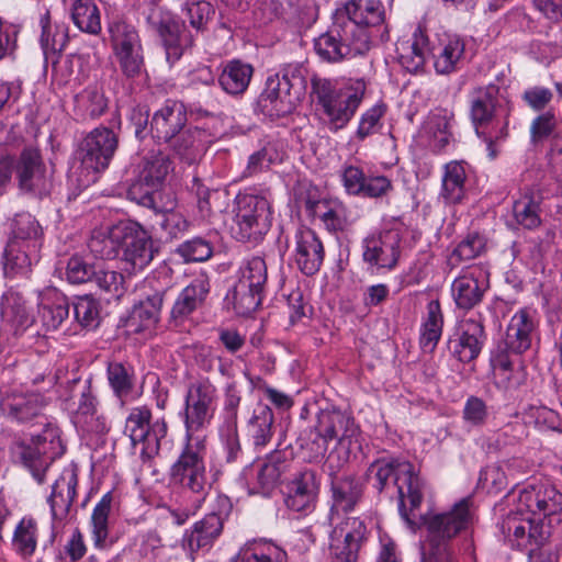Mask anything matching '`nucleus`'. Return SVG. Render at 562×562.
<instances>
[{
	"label": "nucleus",
	"mask_w": 562,
	"mask_h": 562,
	"mask_svg": "<svg viewBox=\"0 0 562 562\" xmlns=\"http://www.w3.org/2000/svg\"><path fill=\"white\" fill-rule=\"evenodd\" d=\"M115 506V497L112 492L105 493L92 509L90 526L91 537L95 548L104 549L112 541L110 536V517Z\"/></svg>",
	"instance_id": "nucleus-36"
},
{
	"label": "nucleus",
	"mask_w": 562,
	"mask_h": 562,
	"mask_svg": "<svg viewBox=\"0 0 562 562\" xmlns=\"http://www.w3.org/2000/svg\"><path fill=\"white\" fill-rule=\"evenodd\" d=\"M294 244V261L299 270L306 276L318 272L325 250L316 233L310 228H301L295 233Z\"/></svg>",
	"instance_id": "nucleus-24"
},
{
	"label": "nucleus",
	"mask_w": 562,
	"mask_h": 562,
	"mask_svg": "<svg viewBox=\"0 0 562 562\" xmlns=\"http://www.w3.org/2000/svg\"><path fill=\"white\" fill-rule=\"evenodd\" d=\"M75 100L78 108L92 117L103 114L108 106V100L98 83L88 86L76 95Z\"/></svg>",
	"instance_id": "nucleus-56"
},
{
	"label": "nucleus",
	"mask_w": 562,
	"mask_h": 562,
	"mask_svg": "<svg viewBox=\"0 0 562 562\" xmlns=\"http://www.w3.org/2000/svg\"><path fill=\"white\" fill-rule=\"evenodd\" d=\"M168 426L164 418L151 422V412L145 406L134 407L128 414L124 432L135 446L143 443L142 453L147 457L157 454L160 441L167 435Z\"/></svg>",
	"instance_id": "nucleus-12"
},
{
	"label": "nucleus",
	"mask_w": 562,
	"mask_h": 562,
	"mask_svg": "<svg viewBox=\"0 0 562 562\" xmlns=\"http://www.w3.org/2000/svg\"><path fill=\"white\" fill-rule=\"evenodd\" d=\"M490 272L482 265H473L462 270L451 285L452 297L459 308L471 310L477 305L490 286Z\"/></svg>",
	"instance_id": "nucleus-16"
},
{
	"label": "nucleus",
	"mask_w": 562,
	"mask_h": 562,
	"mask_svg": "<svg viewBox=\"0 0 562 562\" xmlns=\"http://www.w3.org/2000/svg\"><path fill=\"white\" fill-rule=\"evenodd\" d=\"M504 532L513 546L527 550L543 544L549 539V530L546 526L536 522L530 518L520 516H508L503 524Z\"/></svg>",
	"instance_id": "nucleus-25"
},
{
	"label": "nucleus",
	"mask_w": 562,
	"mask_h": 562,
	"mask_svg": "<svg viewBox=\"0 0 562 562\" xmlns=\"http://www.w3.org/2000/svg\"><path fill=\"white\" fill-rule=\"evenodd\" d=\"M203 135L204 133L198 128H183L169 143L182 161L193 165L200 160L205 150Z\"/></svg>",
	"instance_id": "nucleus-40"
},
{
	"label": "nucleus",
	"mask_w": 562,
	"mask_h": 562,
	"mask_svg": "<svg viewBox=\"0 0 562 562\" xmlns=\"http://www.w3.org/2000/svg\"><path fill=\"white\" fill-rule=\"evenodd\" d=\"M472 504L471 497H464L450 512L430 517L427 521L430 535L434 538L445 540L451 539L467 529L473 517Z\"/></svg>",
	"instance_id": "nucleus-19"
},
{
	"label": "nucleus",
	"mask_w": 562,
	"mask_h": 562,
	"mask_svg": "<svg viewBox=\"0 0 562 562\" xmlns=\"http://www.w3.org/2000/svg\"><path fill=\"white\" fill-rule=\"evenodd\" d=\"M117 146V135L111 128L99 126L92 130L80 145V172L71 170L69 180L76 181L79 188L95 182L97 175L108 168Z\"/></svg>",
	"instance_id": "nucleus-5"
},
{
	"label": "nucleus",
	"mask_w": 562,
	"mask_h": 562,
	"mask_svg": "<svg viewBox=\"0 0 562 562\" xmlns=\"http://www.w3.org/2000/svg\"><path fill=\"white\" fill-rule=\"evenodd\" d=\"M464 54V43L457 37L449 38L434 55L435 69L438 74L447 75L457 69L458 63Z\"/></svg>",
	"instance_id": "nucleus-53"
},
{
	"label": "nucleus",
	"mask_w": 562,
	"mask_h": 562,
	"mask_svg": "<svg viewBox=\"0 0 562 562\" xmlns=\"http://www.w3.org/2000/svg\"><path fill=\"white\" fill-rule=\"evenodd\" d=\"M187 123V113L183 104L176 101H167L155 112L150 131L158 140L170 142Z\"/></svg>",
	"instance_id": "nucleus-28"
},
{
	"label": "nucleus",
	"mask_w": 562,
	"mask_h": 562,
	"mask_svg": "<svg viewBox=\"0 0 562 562\" xmlns=\"http://www.w3.org/2000/svg\"><path fill=\"white\" fill-rule=\"evenodd\" d=\"M499 88L496 85L477 87L471 93V119L479 130L488 124L493 117L498 103Z\"/></svg>",
	"instance_id": "nucleus-35"
},
{
	"label": "nucleus",
	"mask_w": 562,
	"mask_h": 562,
	"mask_svg": "<svg viewBox=\"0 0 562 562\" xmlns=\"http://www.w3.org/2000/svg\"><path fill=\"white\" fill-rule=\"evenodd\" d=\"M106 373L114 394L121 401H124L134 389L135 374L133 367L123 362L112 361L108 364Z\"/></svg>",
	"instance_id": "nucleus-52"
},
{
	"label": "nucleus",
	"mask_w": 562,
	"mask_h": 562,
	"mask_svg": "<svg viewBox=\"0 0 562 562\" xmlns=\"http://www.w3.org/2000/svg\"><path fill=\"white\" fill-rule=\"evenodd\" d=\"M77 484L78 475L74 469H65L55 481L48 498L53 519L67 517L77 495Z\"/></svg>",
	"instance_id": "nucleus-29"
},
{
	"label": "nucleus",
	"mask_w": 562,
	"mask_h": 562,
	"mask_svg": "<svg viewBox=\"0 0 562 562\" xmlns=\"http://www.w3.org/2000/svg\"><path fill=\"white\" fill-rule=\"evenodd\" d=\"M210 288L207 274H198L176 299L170 312V322L175 326L182 325L194 311L205 303Z\"/></svg>",
	"instance_id": "nucleus-22"
},
{
	"label": "nucleus",
	"mask_w": 562,
	"mask_h": 562,
	"mask_svg": "<svg viewBox=\"0 0 562 562\" xmlns=\"http://www.w3.org/2000/svg\"><path fill=\"white\" fill-rule=\"evenodd\" d=\"M333 509L352 510L362 495V487L352 476H344L333 481Z\"/></svg>",
	"instance_id": "nucleus-49"
},
{
	"label": "nucleus",
	"mask_w": 562,
	"mask_h": 562,
	"mask_svg": "<svg viewBox=\"0 0 562 562\" xmlns=\"http://www.w3.org/2000/svg\"><path fill=\"white\" fill-rule=\"evenodd\" d=\"M557 130V120L553 112L548 111L538 115L530 125V139L538 144L550 137Z\"/></svg>",
	"instance_id": "nucleus-64"
},
{
	"label": "nucleus",
	"mask_w": 562,
	"mask_h": 562,
	"mask_svg": "<svg viewBox=\"0 0 562 562\" xmlns=\"http://www.w3.org/2000/svg\"><path fill=\"white\" fill-rule=\"evenodd\" d=\"M469 166L463 160H453L443 166L439 198L446 204H459L467 195Z\"/></svg>",
	"instance_id": "nucleus-33"
},
{
	"label": "nucleus",
	"mask_w": 562,
	"mask_h": 562,
	"mask_svg": "<svg viewBox=\"0 0 562 562\" xmlns=\"http://www.w3.org/2000/svg\"><path fill=\"white\" fill-rule=\"evenodd\" d=\"M0 308L3 324L9 326L15 335L23 333L33 324V316L25 300L13 289L2 294Z\"/></svg>",
	"instance_id": "nucleus-32"
},
{
	"label": "nucleus",
	"mask_w": 562,
	"mask_h": 562,
	"mask_svg": "<svg viewBox=\"0 0 562 562\" xmlns=\"http://www.w3.org/2000/svg\"><path fill=\"white\" fill-rule=\"evenodd\" d=\"M223 519L216 513L205 515L196 521L187 538L189 549L194 552L211 547L213 541L222 533Z\"/></svg>",
	"instance_id": "nucleus-41"
},
{
	"label": "nucleus",
	"mask_w": 562,
	"mask_h": 562,
	"mask_svg": "<svg viewBox=\"0 0 562 562\" xmlns=\"http://www.w3.org/2000/svg\"><path fill=\"white\" fill-rule=\"evenodd\" d=\"M452 113L443 109H437L428 114L423 123L420 133L428 140L429 146L435 150L443 149L452 137L450 122Z\"/></svg>",
	"instance_id": "nucleus-37"
},
{
	"label": "nucleus",
	"mask_w": 562,
	"mask_h": 562,
	"mask_svg": "<svg viewBox=\"0 0 562 562\" xmlns=\"http://www.w3.org/2000/svg\"><path fill=\"white\" fill-rule=\"evenodd\" d=\"M176 254L186 262L205 261L212 257L213 247L209 240L202 237H194L180 244L176 249Z\"/></svg>",
	"instance_id": "nucleus-60"
},
{
	"label": "nucleus",
	"mask_w": 562,
	"mask_h": 562,
	"mask_svg": "<svg viewBox=\"0 0 562 562\" xmlns=\"http://www.w3.org/2000/svg\"><path fill=\"white\" fill-rule=\"evenodd\" d=\"M359 436L360 430L353 417L338 409H323L316 416L306 446L311 457L318 459L326 454L330 441H337L349 451L353 443H358Z\"/></svg>",
	"instance_id": "nucleus-7"
},
{
	"label": "nucleus",
	"mask_w": 562,
	"mask_h": 562,
	"mask_svg": "<svg viewBox=\"0 0 562 562\" xmlns=\"http://www.w3.org/2000/svg\"><path fill=\"white\" fill-rule=\"evenodd\" d=\"M385 113L384 104H375L368 109L360 117L359 125L356 132V137L359 140H363L367 137L376 133L381 124V119Z\"/></svg>",
	"instance_id": "nucleus-61"
},
{
	"label": "nucleus",
	"mask_w": 562,
	"mask_h": 562,
	"mask_svg": "<svg viewBox=\"0 0 562 562\" xmlns=\"http://www.w3.org/2000/svg\"><path fill=\"white\" fill-rule=\"evenodd\" d=\"M204 457L205 445L200 439L186 443L171 467V481L194 494L204 496L210 487Z\"/></svg>",
	"instance_id": "nucleus-11"
},
{
	"label": "nucleus",
	"mask_w": 562,
	"mask_h": 562,
	"mask_svg": "<svg viewBox=\"0 0 562 562\" xmlns=\"http://www.w3.org/2000/svg\"><path fill=\"white\" fill-rule=\"evenodd\" d=\"M184 10L191 26L196 31L202 30L214 13L212 4L204 0L188 1Z\"/></svg>",
	"instance_id": "nucleus-62"
},
{
	"label": "nucleus",
	"mask_w": 562,
	"mask_h": 562,
	"mask_svg": "<svg viewBox=\"0 0 562 562\" xmlns=\"http://www.w3.org/2000/svg\"><path fill=\"white\" fill-rule=\"evenodd\" d=\"M162 44L166 50V58L170 64L177 61L184 49L192 46L193 38L184 25L178 22H170L161 30Z\"/></svg>",
	"instance_id": "nucleus-45"
},
{
	"label": "nucleus",
	"mask_w": 562,
	"mask_h": 562,
	"mask_svg": "<svg viewBox=\"0 0 562 562\" xmlns=\"http://www.w3.org/2000/svg\"><path fill=\"white\" fill-rule=\"evenodd\" d=\"M396 50L401 65L409 72H417L430 54L428 36L422 27H417L409 40L397 44Z\"/></svg>",
	"instance_id": "nucleus-34"
},
{
	"label": "nucleus",
	"mask_w": 562,
	"mask_h": 562,
	"mask_svg": "<svg viewBox=\"0 0 562 562\" xmlns=\"http://www.w3.org/2000/svg\"><path fill=\"white\" fill-rule=\"evenodd\" d=\"M274 416L272 409L265 404H258L250 417L247 431L254 445L266 447L273 436Z\"/></svg>",
	"instance_id": "nucleus-46"
},
{
	"label": "nucleus",
	"mask_w": 562,
	"mask_h": 562,
	"mask_svg": "<svg viewBox=\"0 0 562 562\" xmlns=\"http://www.w3.org/2000/svg\"><path fill=\"white\" fill-rule=\"evenodd\" d=\"M367 533L364 521L357 517H348L337 525L330 536V562H357Z\"/></svg>",
	"instance_id": "nucleus-15"
},
{
	"label": "nucleus",
	"mask_w": 562,
	"mask_h": 562,
	"mask_svg": "<svg viewBox=\"0 0 562 562\" xmlns=\"http://www.w3.org/2000/svg\"><path fill=\"white\" fill-rule=\"evenodd\" d=\"M443 325V317L439 301L434 300L427 304V316L423 323L419 339L420 347L426 352H431L440 339Z\"/></svg>",
	"instance_id": "nucleus-50"
},
{
	"label": "nucleus",
	"mask_w": 562,
	"mask_h": 562,
	"mask_svg": "<svg viewBox=\"0 0 562 562\" xmlns=\"http://www.w3.org/2000/svg\"><path fill=\"white\" fill-rule=\"evenodd\" d=\"M233 562H288L286 552L268 541L245 543Z\"/></svg>",
	"instance_id": "nucleus-43"
},
{
	"label": "nucleus",
	"mask_w": 562,
	"mask_h": 562,
	"mask_svg": "<svg viewBox=\"0 0 562 562\" xmlns=\"http://www.w3.org/2000/svg\"><path fill=\"white\" fill-rule=\"evenodd\" d=\"M171 168V161L161 151H150L143 159L139 181L149 189H157L166 179Z\"/></svg>",
	"instance_id": "nucleus-47"
},
{
	"label": "nucleus",
	"mask_w": 562,
	"mask_h": 562,
	"mask_svg": "<svg viewBox=\"0 0 562 562\" xmlns=\"http://www.w3.org/2000/svg\"><path fill=\"white\" fill-rule=\"evenodd\" d=\"M541 202V195L531 191L525 192L516 200L513 205V214L517 224L528 229L540 226Z\"/></svg>",
	"instance_id": "nucleus-48"
},
{
	"label": "nucleus",
	"mask_w": 562,
	"mask_h": 562,
	"mask_svg": "<svg viewBox=\"0 0 562 562\" xmlns=\"http://www.w3.org/2000/svg\"><path fill=\"white\" fill-rule=\"evenodd\" d=\"M110 40L120 67L127 77L137 76L143 67L142 43L136 29L125 21L109 26Z\"/></svg>",
	"instance_id": "nucleus-14"
},
{
	"label": "nucleus",
	"mask_w": 562,
	"mask_h": 562,
	"mask_svg": "<svg viewBox=\"0 0 562 562\" xmlns=\"http://www.w3.org/2000/svg\"><path fill=\"white\" fill-rule=\"evenodd\" d=\"M319 483L313 470L297 472L285 485L284 504L293 512L308 515L315 508Z\"/></svg>",
	"instance_id": "nucleus-18"
},
{
	"label": "nucleus",
	"mask_w": 562,
	"mask_h": 562,
	"mask_svg": "<svg viewBox=\"0 0 562 562\" xmlns=\"http://www.w3.org/2000/svg\"><path fill=\"white\" fill-rule=\"evenodd\" d=\"M285 153L279 150L276 145L268 144L260 150L249 156L247 167L245 169L246 176H252L268 169L271 165L280 164L283 161Z\"/></svg>",
	"instance_id": "nucleus-57"
},
{
	"label": "nucleus",
	"mask_w": 562,
	"mask_h": 562,
	"mask_svg": "<svg viewBox=\"0 0 562 562\" xmlns=\"http://www.w3.org/2000/svg\"><path fill=\"white\" fill-rule=\"evenodd\" d=\"M518 503L533 515L550 516L562 508V494L548 481H539L519 492Z\"/></svg>",
	"instance_id": "nucleus-20"
},
{
	"label": "nucleus",
	"mask_w": 562,
	"mask_h": 562,
	"mask_svg": "<svg viewBox=\"0 0 562 562\" xmlns=\"http://www.w3.org/2000/svg\"><path fill=\"white\" fill-rule=\"evenodd\" d=\"M164 302V292H155L153 295L140 301L133 307L128 318V326L134 331L139 333L151 328L159 319L160 310Z\"/></svg>",
	"instance_id": "nucleus-42"
},
{
	"label": "nucleus",
	"mask_w": 562,
	"mask_h": 562,
	"mask_svg": "<svg viewBox=\"0 0 562 562\" xmlns=\"http://www.w3.org/2000/svg\"><path fill=\"white\" fill-rule=\"evenodd\" d=\"M458 338L450 340L449 349L461 362L474 360L481 352L485 333L480 319L467 318L461 323Z\"/></svg>",
	"instance_id": "nucleus-27"
},
{
	"label": "nucleus",
	"mask_w": 562,
	"mask_h": 562,
	"mask_svg": "<svg viewBox=\"0 0 562 562\" xmlns=\"http://www.w3.org/2000/svg\"><path fill=\"white\" fill-rule=\"evenodd\" d=\"M251 65L240 60H231L223 68L218 82L229 94H240L246 91L252 77Z\"/></svg>",
	"instance_id": "nucleus-44"
},
{
	"label": "nucleus",
	"mask_w": 562,
	"mask_h": 562,
	"mask_svg": "<svg viewBox=\"0 0 562 562\" xmlns=\"http://www.w3.org/2000/svg\"><path fill=\"white\" fill-rule=\"evenodd\" d=\"M44 234L40 223L30 213L15 215L9 241L29 247V250L41 251Z\"/></svg>",
	"instance_id": "nucleus-39"
},
{
	"label": "nucleus",
	"mask_w": 562,
	"mask_h": 562,
	"mask_svg": "<svg viewBox=\"0 0 562 562\" xmlns=\"http://www.w3.org/2000/svg\"><path fill=\"white\" fill-rule=\"evenodd\" d=\"M304 90V77L277 74L267 80L265 91L261 93L259 104L263 110L276 115H284L292 112L300 102Z\"/></svg>",
	"instance_id": "nucleus-13"
},
{
	"label": "nucleus",
	"mask_w": 562,
	"mask_h": 562,
	"mask_svg": "<svg viewBox=\"0 0 562 562\" xmlns=\"http://www.w3.org/2000/svg\"><path fill=\"white\" fill-rule=\"evenodd\" d=\"M284 464L280 452L270 454L265 461L252 464L244 471V477L250 493L269 494L278 484Z\"/></svg>",
	"instance_id": "nucleus-26"
},
{
	"label": "nucleus",
	"mask_w": 562,
	"mask_h": 562,
	"mask_svg": "<svg viewBox=\"0 0 562 562\" xmlns=\"http://www.w3.org/2000/svg\"><path fill=\"white\" fill-rule=\"evenodd\" d=\"M40 319L46 330H56L69 315L67 297L55 288H46L38 295Z\"/></svg>",
	"instance_id": "nucleus-30"
},
{
	"label": "nucleus",
	"mask_w": 562,
	"mask_h": 562,
	"mask_svg": "<svg viewBox=\"0 0 562 562\" xmlns=\"http://www.w3.org/2000/svg\"><path fill=\"white\" fill-rule=\"evenodd\" d=\"M71 19L82 32L95 35L101 31L100 12L93 0H75Z\"/></svg>",
	"instance_id": "nucleus-51"
},
{
	"label": "nucleus",
	"mask_w": 562,
	"mask_h": 562,
	"mask_svg": "<svg viewBox=\"0 0 562 562\" xmlns=\"http://www.w3.org/2000/svg\"><path fill=\"white\" fill-rule=\"evenodd\" d=\"M267 281L268 268L262 257L252 256L241 262L233 291L234 308L238 314L249 315L261 305Z\"/></svg>",
	"instance_id": "nucleus-9"
},
{
	"label": "nucleus",
	"mask_w": 562,
	"mask_h": 562,
	"mask_svg": "<svg viewBox=\"0 0 562 562\" xmlns=\"http://www.w3.org/2000/svg\"><path fill=\"white\" fill-rule=\"evenodd\" d=\"M19 186L23 191L43 193L49 184V177L38 149L22 150L15 166Z\"/></svg>",
	"instance_id": "nucleus-23"
},
{
	"label": "nucleus",
	"mask_w": 562,
	"mask_h": 562,
	"mask_svg": "<svg viewBox=\"0 0 562 562\" xmlns=\"http://www.w3.org/2000/svg\"><path fill=\"white\" fill-rule=\"evenodd\" d=\"M536 328L532 313L521 308L515 313L506 328L504 342L506 349L513 353L521 355L530 348L531 335Z\"/></svg>",
	"instance_id": "nucleus-31"
},
{
	"label": "nucleus",
	"mask_w": 562,
	"mask_h": 562,
	"mask_svg": "<svg viewBox=\"0 0 562 562\" xmlns=\"http://www.w3.org/2000/svg\"><path fill=\"white\" fill-rule=\"evenodd\" d=\"M37 544V525L33 518H23L14 530L13 546L23 557H31Z\"/></svg>",
	"instance_id": "nucleus-54"
},
{
	"label": "nucleus",
	"mask_w": 562,
	"mask_h": 562,
	"mask_svg": "<svg viewBox=\"0 0 562 562\" xmlns=\"http://www.w3.org/2000/svg\"><path fill=\"white\" fill-rule=\"evenodd\" d=\"M215 397L216 389L207 380L190 385L184 408L186 443L198 439L204 443L202 432L212 420Z\"/></svg>",
	"instance_id": "nucleus-10"
},
{
	"label": "nucleus",
	"mask_w": 562,
	"mask_h": 562,
	"mask_svg": "<svg viewBox=\"0 0 562 562\" xmlns=\"http://www.w3.org/2000/svg\"><path fill=\"white\" fill-rule=\"evenodd\" d=\"M363 79L350 80L341 88L325 78L312 79V93L328 119L330 130L338 131L351 120L364 97Z\"/></svg>",
	"instance_id": "nucleus-3"
},
{
	"label": "nucleus",
	"mask_w": 562,
	"mask_h": 562,
	"mask_svg": "<svg viewBox=\"0 0 562 562\" xmlns=\"http://www.w3.org/2000/svg\"><path fill=\"white\" fill-rule=\"evenodd\" d=\"M401 237L396 231H383L363 239V260L372 267L392 270L398 262Z\"/></svg>",
	"instance_id": "nucleus-17"
},
{
	"label": "nucleus",
	"mask_w": 562,
	"mask_h": 562,
	"mask_svg": "<svg viewBox=\"0 0 562 562\" xmlns=\"http://www.w3.org/2000/svg\"><path fill=\"white\" fill-rule=\"evenodd\" d=\"M47 404V398L40 393L13 391L2 397L0 411L10 420L27 423L41 416Z\"/></svg>",
	"instance_id": "nucleus-21"
},
{
	"label": "nucleus",
	"mask_w": 562,
	"mask_h": 562,
	"mask_svg": "<svg viewBox=\"0 0 562 562\" xmlns=\"http://www.w3.org/2000/svg\"><path fill=\"white\" fill-rule=\"evenodd\" d=\"M95 284L106 293L120 297L124 293V277L114 270L94 271Z\"/></svg>",
	"instance_id": "nucleus-63"
},
{
	"label": "nucleus",
	"mask_w": 562,
	"mask_h": 562,
	"mask_svg": "<svg viewBox=\"0 0 562 562\" xmlns=\"http://www.w3.org/2000/svg\"><path fill=\"white\" fill-rule=\"evenodd\" d=\"M76 321L87 329H94L100 324V304L90 295H83L74 302Z\"/></svg>",
	"instance_id": "nucleus-58"
},
{
	"label": "nucleus",
	"mask_w": 562,
	"mask_h": 562,
	"mask_svg": "<svg viewBox=\"0 0 562 562\" xmlns=\"http://www.w3.org/2000/svg\"><path fill=\"white\" fill-rule=\"evenodd\" d=\"M486 238L477 233L469 234L452 251L449 263L457 266L464 260L474 259L486 250Z\"/></svg>",
	"instance_id": "nucleus-55"
},
{
	"label": "nucleus",
	"mask_w": 562,
	"mask_h": 562,
	"mask_svg": "<svg viewBox=\"0 0 562 562\" xmlns=\"http://www.w3.org/2000/svg\"><path fill=\"white\" fill-rule=\"evenodd\" d=\"M490 417V409L484 400L477 396H470L462 409V420L471 429L484 427Z\"/></svg>",
	"instance_id": "nucleus-59"
},
{
	"label": "nucleus",
	"mask_w": 562,
	"mask_h": 562,
	"mask_svg": "<svg viewBox=\"0 0 562 562\" xmlns=\"http://www.w3.org/2000/svg\"><path fill=\"white\" fill-rule=\"evenodd\" d=\"M58 393L77 428L95 434L109 430L106 417L100 413L99 402L87 380L72 378L65 384L60 383Z\"/></svg>",
	"instance_id": "nucleus-6"
},
{
	"label": "nucleus",
	"mask_w": 562,
	"mask_h": 562,
	"mask_svg": "<svg viewBox=\"0 0 562 562\" xmlns=\"http://www.w3.org/2000/svg\"><path fill=\"white\" fill-rule=\"evenodd\" d=\"M380 0H349L337 8L328 32L315 40L317 55L329 63L362 55L370 49L371 29L384 22Z\"/></svg>",
	"instance_id": "nucleus-1"
},
{
	"label": "nucleus",
	"mask_w": 562,
	"mask_h": 562,
	"mask_svg": "<svg viewBox=\"0 0 562 562\" xmlns=\"http://www.w3.org/2000/svg\"><path fill=\"white\" fill-rule=\"evenodd\" d=\"M41 251L33 252L29 247L8 241L3 252V269L7 277H27L33 265L40 261Z\"/></svg>",
	"instance_id": "nucleus-38"
},
{
	"label": "nucleus",
	"mask_w": 562,
	"mask_h": 562,
	"mask_svg": "<svg viewBox=\"0 0 562 562\" xmlns=\"http://www.w3.org/2000/svg\"><path fill=\"white\" fill-rule=\"evenodd\" d=\"M237 210L232 232L243 243H257L271 227V206L263 195L244 193L236 199Z\"/></svg>",
	"instance_id": "nucleus-8"
},
{
	"label": "nucleus",
	"mask_w": 562,
	"mask_h": 562,
	"mask_svg": "<svg viewBox=\"0 0 562 562\" xmlns=\"http://www.w3.org/2000/svg\"><path fill=\"white\" fill-rule=\"evenodd\" d=\"M88 248L99 259L111 260L121 256L126 269L133 272L144 270L158 252L151 235L132 220L94 229Z\"/></svg>",
	"instance_id": "nucleus-2"
},
{
	"label": "nucleus",
	"mask_w": 562,
	"mask_h": 562,
	"mask_svg": "<svg viewBox=\"0 0 562 562\" xmlns=\"http://www.w3.org/2000/svg\"><path fill=\"white\" fill-rule=\"evenodd\" d=\"M369 480L374 481V487L382 492L392 481L397 487L398 509L402 517L409 521L406 512V499L409 503L411 510L419 507L423 494V481L415 473L414 467L406 461H385L378 460L368 469Z\"/></svg>",
	"instance_id": "nucleus-4"
}]
</instances>
